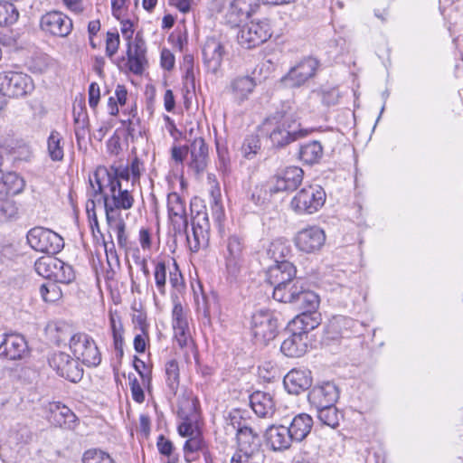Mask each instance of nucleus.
<instances>
[{"mask_svg": "<svg viewBox=\"0 0 463 463\" xmlns=\"http://www.w3.org/2000/svg\"><path fill=\"white\" fill-rule=\"evenodd\" d=\"M168 216L173 225L175 236H184L190 250L194 252L208 245L210 240V222L207 212L198 211L192 218V232H188V219L185 203L177 193L167 196Z\"/></svg>", "mask_w": 463, "mask_h": 463, "instance_id": "1", "label": "nucleus"}, {"mask_svg": "<svg viewBox=\"0 0 463 463\" xmlns=\"http://www.w3.org/2000/svg\"><path fill=\"white\" fill-rule=\"evenodd\" d=\"M261 129L269 135L272 145L283 147L307 135V130L299 129L296 121L291 120L284 112L278 111L268 117Z\"/></svg>", "mask_w": 463, "mask_h": 463, "instance_id": "2", "label": "nucleus"}, {"mask_svg": "<svg viewBox=\"0 0 463 463\" xmlns=\"http://www.w3.org/2000/svg\"><path fill=\"white\" fill-rule=\"evenodd\" d=\"M109 192L103 194L106 219L122 217L121 210H129L134 205V196L128 188H123L118 180L108 183Z\"/></svg>", "mask_w": 463, "mask_h": 463, "instance_id": "3", "label": "nucleus"}, {"mask_svg": "<svg viewBox=\"0 0 463 463\" xmlns=\"http://www.w3.org/2000/svg\"><path fill=\"white\" fill-rule=\"evenodd\" d=\"M225 269L230 278L237 279L246 270V245L244 239L232 234L228 237L223 251Z\"/></svg>", "mask_w": 463, "mask_h": 463, "instance_id": "4", "label": "nucleus"}, {"mask_svg": "<svg viewBox=\"0 0 463 463\" xmlns=\"http://www.w3.org/2000/svg\"><path fill=\"white\" fill-rule=\"evenodd\" d=\"M250 329L256 345H267L278 334V320L269 310H258L251 316Z\"/></svg>", "mask_w": 463, "mask_h": 463, "instance_id": "5", "label": "nucleus"}, {"mask_svg": "<svg viewBox=\"0 0 463 463\" xmlns=\"http://www.w3.org/2000/svg\"><path fill=\"white\" fill-rule=\"evenodd\" d=\"M70 349L78 361L89 367L101 362V354L94 339L86 333H76L70 337Z\"/></svg>", "mask_w": 463, "mask_h": 463, "instance_id": "6", "label": "nucleus"}, {"mask_svg": "<svg viewBox=\"0 0 463 463\" xmlns=\"http://www.w3.org/2000/svg\"><path fill=\"white\" fill-rule=\"evenodd\" d=\"M326 202V193L319 185H308L299 190L290 202V208L298 214H312Z\"/></svg>", "mask_w": 463, "mask_h": 463, "instance_id": "7", "label": "nucleus"}, {"mask_svg": "<svg viewBox=\"0 0 463 463\" xmlns=\"http://www.w3.org/2000/svg\"><path fill=\"white\" fill-rule=\"evenodd\" d=\"M34 90L33 79L20 71L0 73V92L4 97L22 98L30 95Z\"/></svg>", "mask_w": 463, "mask_h": 463, "instance_id": "8", "label": "nucleus"}, {"mask_svg": "<svg viewBox=\"0 0 463 463\" xmlns=\"http://www.w3.org/2000/svg\"><path fill=\"white\" fill-rule=\"evenodd\" d=\"M26 240L34 250L52 255L60 252L64 246L63 239L58 233L43 227L32 228Z\"/></svg>", "mask_w": 463, "mask_h": 463, "instance_id": "9", "label": "nucleus"}, {"mask_svg": "<svg viewBox=\"0 0 463 463\" xmlns=\"http://www.w3.org/2000/svg\"><path fill=\"white\" fill-rule=\"evenodd\" d=\"M272 35L269 21H251L241 27L238 33V41L241 46L247 49L254 48Z\"/></svg>", "mask_w": 463, "mask_h": 463, "instance_id": "10", "label": "nucleus"}, {"mask_svg": "<svg viewBox=\"0 0 463 463\" xmlns=\"http://www.w3.org/2000/svg\"><path fill=\"white\" fill-rule=\"evenodd\" d=\"M40 28L52 36L67 37L72 31L71 19L60 11H50L42 15Z\"/></svg>", "mask_w": 463, "mask_h": 463, "instance_id": "11", "label": "nucleus"}, {"mask_svg": "<svg viewBox=\"0 0 463 463\" xmlns=\"http://www.w3.org/2000/svg\"><path fill=\"white\" fill-rule=\"evenodd\" d=\"M50 366L57 373L70 382L77 383L81 380L83 369L80 366L79 361L71 358L64 352L54 353L49 358Z\"/></svg>", "mask_w": 463, "mask_h": 463, "instance_id": "12", "label": "nucleus"}, {"mask_svg": "<svg viewBox=\"0 0 463 463\" xmlns=\"http://www.w3.org/2000/svg\"><path fill=\"white\" fill-rule=\"evenodd\" d=\"M319 62L313 57L301 60L282 78V81L289 88H297L313 78L318 69Z\"/></svg>", "mask_w": 463, "mask_h": 463, "instance_id": "13", "label": "nucleus"}, {"mask_svg": "<svg viewBox=\"0 0 463 463\" xmlns=\"http://www.w3.org/2000/svg\"><path fill=\"white\" fill-rule=\"evenodd\" d=\"M304 172L298 166H288L268 184L270 194L279 192L294 191L302 183Z\"/></svg>", "mask_w": 463, "mask_h": 463, "instance_id": "14", "label": "nucleus"}, {"mask_svg": "<svg viewBox=\"0 0 463 463\" xmlns=\"http://www.w3.org/2000/svg\"><path fill=\"white\" fill-rule=\"evenodd\" d=\"M326 241V233L317 226H310L299 231L295 238L297 248L306 253L318 251Z\"/></svg>", "mask_w": 463, "mask_h": 463, "instance_id": "15", "label": "nucleus"}, {"mask_svg": "<svg viewBox=\"0 0 463 463\" xmlns=\"http://www.w3.org/2000/svg\"><path fill=\"white\" fill-rule=\"evenodd\" d=\"M338 398V388L332 382H325L316 385L308 393V401L314 408L335 405Z\"/></svg>", "mask_w": 463, "mask_h": 463, "instance_id": "16", "label": "nucleus"}, {"mask_svg": "<svg viewBox=\"0 0 463 463\" xmlns=\"http://www.w3.org/2000/svg\"><path fill=\"white\" fill-rule=\"evenodd\" d=\"M256 87L255 80L248 75L237 76L231 80L225 91L230 94L233 101L241 105L248 100Z\"/></svg>", "mask_w": 463, "mask_h": 463, "instance_id": "17", "label": "nucleus"}, {"mask_svg": "<svg viewBox=\"0 0 463 463\" xmlns=\"http://www.w3.org/2000/svg\"><path fill=\"white\" fill-rule=\"evenodd\" d=\"M196 402V398L190 394H184L178 399V414L184 420L178 426V432L183 437L189 438L198 432L189 421V417L195 413Z\"/></svg>", "mask_w": 463, "mask_h": 463, "instance_id": "18", "label": "nucleus"}, {"mask_svg": "<svg viewBox=\"0 0 463 463\" xmlns=\"http://www.w3.org/2000/svg\"><path fill=\"white\" fill-rule=\"evenodd\" d=\"M146 43L137 35L133 43H128L127 66L132 73L137 75L143 73L144 67L146 64Z\"/></svg>", "mask_w": 463, "mask_h": 463, "instance_id": "19", "label": "nucleus"}, {"mask_svg": "<svg viewBox=\"0 0 463 463\" xmlns=\"http://www.w3.org/2000/svg\"><path fill=\"white\" fill-rule=\"evenodd\" d=\"M48 420L55 426L68 430H73L78 421L74 412L60 402L50 403Z\"/></svg>", "mask_w": 463, "mask_h": 463, "instance_id": "20", "label": "nucleus"}, {"mask_svg": "<svg viewBox=\"0 0 463 463\" xmlns=\"http://www.w3.org/2000/svg\"><path fill=\"white\" fill-rule=\"evenodd\" d=\"M296 273L295 266L288 260H283L269 268L266 280L274 288L285 283L292 282L295 279Z\"/></svg>", "mask_w": 463, "mask_h": 463, "instance_id": "21", "label": "nucleus"}, {"mask_svg": "<svg viewBox=\"0 0 463 463\" xmlns=\"http://www.w3.org/2000/svg\"><path fill=\"white\" fill-rule=\"evenodd\" d=\"M27 343L20 335H7L0 345V357L19 360L27 352Z\"/></svg>", "mask_w": 463, "mask_h": 463, "instance_id": "22", "label": "nucleus"}, {"mask_svg": "<svg viewBox=\"0 0 463 463\" xmlns=\"http://www.w3.org/2000/svg\"><path fill=\"white\" fill-rule=\"evenodd\" d=\"M267 444L274 451L288 449L294 441L288 428L284 425H271L265 431Z\"/></svg>", "mask_w": 463, "mask_h": 463, "instance_id": "23", "label": "nucleus"}, {"mask_svg": "<svg viewBox=\"0 0 463 463\" xmlns=\"http://www.w3.org/2000/svg\"><path fill=\"white\" fill-rule=\"evenodd\" d=\"M224 48L222 44L215 38H208L203 48V57L204 64L208 71L213 73L217 72L221 67Z\"/></svg>", "mask_w": 463, "mask_h": 463, "instance_id": "24", "label": "nucleus"}, {"mask_svg": "<svg viewBox=\"0 0 463 463\" xmlns=\"http://www.w3.org/2000/svg\"><path fill=\"white\" fill-rule=\"evenodd\" d=\"M190 152L189 167L196 174L203 173L208 161V146L202 137L194 138L188 147Z\"/></svg>", "mask_w": 463, "mask_h": 463, "instance_id": "25", "label": "nucleus"}, {"mask_svg": "<svg viewBox=\"0 0 463 463\" xmlns=\"http://www.w3.org/2000/svg\"><path fill=\"white\" fill-rule=\"evenodd\" d=\"M238 449L245 451L246 453L252 454L258 458H263L264 455L261 450V439L257 431L252 428L248 427L240 430L236 435Z\"/></svg>", "mask_w": 463, "mask_h": 463, "instance_id": "26", "label": "nucleus"}, {"mask_svg": "<svg viewBox=\"0 0 463 463\" xmlns=\"http://www.w3.org/2000/svg\"><path fill=\"white\" fill-rule=\"evenodd\" d=\"M283 383L289 393L299 394L312 384L310 372L293 369L285 375Z\"/></svg>", "mask_w": 463, "mask_h": 463, "instance_id": "27", "label": "nucleus"}, {"mask_svg": "<svg viewBox=\"0 0 463 463\" xmlns=\"http://www.w3.org/2000/svg\"><path fill=\"white\" fill-rule=\"evenodd\" d=\"M307 339L305 332H293L282 342L280 350L288 357H299L307 352Z\"/></svg>", "mask_w": 463, "mask_h": 463, "instance_id": "28", "label": "nucleus"}, {"mask_svg": "<svg viewBox=\"0 0 463 463\" xmlns=\"http://www.w3.org/2000/svg\"><path fill=\"white\" fill-rule=\"evenodd\" d=\"M250 403L259 417L269 418L275 412V402L270 393L260 391L254 392L250 396Z\"/></svg>", "mask_w": 463, "mask_h": 463, "instance_id": "29", "label": "nucleus"}, {"mask_svg": "<svg viewBox=\"0 0 463 463\" xmlns=\"http://www.w3.org/2000/svg\"><path fill=\"white\" fill-rule=\"evenodd\" d=\"M358 325V322L350 317L335 316L327 325V333L331 335L332 338L349 337Z\"/></svg>", "mask_w": 463, "mask_h": 463, "instance_id": "30", "label": "nucleus"}, {"mask_svg": "<svg viewBox=\"0 0 463 463\" xmlns=\"http://www.w3.org/2000/svg\"><path fill=\"white\" fill-rule=\"evenodd\" d=\"M313 419L307 413L296 415L288 428L294 441H302L309 434Z\"/></svg>", "mask_w": 463, "mask_h": 463, "instance_id": "31", "label": "nucleus"}, {"mask_svg": "<svg viewBox=\"0 0 463 463\" xmlns=\"http://www.w3.org/2000/svg\"><path fill=\"white\" fill-rule=\"evenodd\" d=\"M24 181L16 173H4L0 170V194L5 195H16L23 192Z\"/></svg>", "mask_w": 463, "mask_h": 463, "instance_id": "32", "label": "nucleus"}, {"mask_svg": "<svg viewBox=\"0 0 463 463\" xmlns=\"http://www.w3.org/2000/svg\"><path fill=\"white\" fill-rule=\"evenodd\" d=\"M322 321L321 314L317 310L302 312L292 321V326L300 332L307 333L317 328Z\"/></svg>", "mask_w": 463, "mask_h": 463, "instance_id": "33", "label": "nucleus"}, {"mask_svg": "<svg viewBox=\"0 0 463 463\" xmlns=\"http://www.w3.org/2000/svg\"><path fill=\"white\" fill-rule=\"evenodd\" d=\"M323 154L324 151L321 143L314 140L300 146L298 157L305 164L314 165L320 161Z\"/></svg>", "mask_w": 463, "mask_h": 463, "instance_id": "34", "label": "nucleus"}, {"mask_svg": "<svg viewBox=\"0 0 463 463\" xmlns=\"http://www.w3.org/2000/svg\"><path fill=\"white\" fill-rule=\"evenodd\" d=\"M320 299L317 294L311 290H306L303 285H300V290L298 291L293 304L302 310V312L317 310L319 307Z\"/></svg>", "mask_w": 463, "mask_h": 463, "instance_id": "35", "label": "nucleus"}, {"mask_svg": "<svg viewBox=\"0 0 463 463\" xmlns=\"http://www.w3.org/2000/svg\"><path fill=\"white\" fill-rule=\"evenodd\" d=\"M165 371L167 394L171 397L175 396L180 385V369L177 361L172 359L166 362Z\"/></svg>", "mask_w": 463, "mask_h": 463, "instance_id": "36", "label": "nucleus"}, {"mask_svg": "<svg viewBox=\"0 0 463 463\" xmlns=\"http://www.w3.org/2000/svg\"><path fill=\"white\" fill-rule=\"evenodd\" d=\"M301 281L294 279L273 288V298L277 301L284 303H293L297 293L300 290Z\"/></svg>", "mask_w": 463, "mask_h": 463, "instance_id": "37", "label": "nucleus"}, {"mask_svg": "<svg viewBox=\"0 0 463 463\" xmlns=\"http://www.w3.org/2000/svg\"><path fill=\"white\" fill-rule=\"evenodd\" d=\"M109 323H110V328L111 333L113 336V344L114 348L117 353V355L118 357H122L124 351H123V345H124V327L121 321V318L118 315H114L111 312L109 313Z\"/></svg>", "mask_w": 463, "mask_h": 463, "instance_id": "38", "label": "nucleus"}, {"mask_svg": "<svg viewBox=\"0 0 463 463\" xmlns=\"http://www.w3.org/2000/svg\"><path fill=\"white\" fill-rule=\"evenodd\" d=\"M47 150L52 161L59 162L64 157L63 142L61 135L52 130L47 140Z\"/></svg>", "mask_w": 463, "mask_h": 463, "instance_id": "39", "label": "nucleus"}, {"mask_svg": "<svg viewBox=\"0 0 463 463\" xmlns=\"http://www.w3.org/2000/svg\"><path fill=\"white\" fill-rule=\"evenodd\" d=\"M52 270V279L51 281L69 284L75 279V273L72 267L58 259V263Z\"/></svg>", "mask_w": 463, "mask_h": 463, "instance_id": "40", "label": "nucleus"}, {"mask_svg": "<svg viewBox=\"0 0 463 463\" xmlns=\"http://www.w3.org/2000/svg\"><path fill=\"white\" fill-rule=\"evenodd\" d=\"M318 420L326 426L333 429L339 425L341 414L335 405L323 408H316Z\"/></svg>", "mask_w": 463, "mask_h": 463, "instance_id": "41", "label": "nucleus"}, {"mask_svg": "<svg viewBox=\"0 0 463 463\" xmlns=\"http://www.w3.org/2000/svg\"><path fill=\"white\" fill-rule=\"evenodd\" d=\"M109 176L108 168L99 167L90 178V184L93 190V196L100 194L103 196L104 188H108V177Z\"/></svg>", "mask_w": 463, "mask_h": 463, "instance_id": "42", "label": "nucleus"}, {"mask_svg": "<svg viewBox=\"0 0 463 463\" xmlns=\"http://www.w3.org/2000/svg\"><path fill=\"white\" fill-rule=\"evenodd\" d=\"M109 227L117 234L118 244L121 248H127L128 240L126 233V222L122 217L106 219Z\"/></svg>", "mask_w": 463, "mask_h": 463, "instance_id": "43", "label": "nucleus"}, {"mask_svg": "<svg viewBox=\"0 0 463 463\" xmlns=\"http://www.w3.org/2000/svg\"><path fill=\"white\" fill-rule=\"evenodd\" d=\"M40 294L45 302L53 303L61 299L62 292L57 282L47 281L41 285Z\"/></svg>", "mask_w": 463, "mask_h": 463, "instance_id": "44", "label": "nucleus"}, {"mask_svg": "<svg viewBox=\"0 0 463 463\" xmlns=\"http://www.w3.org/2000/svg\"><path fill=\"white\" fill-rule=\"evenodd\" d=\"M19 17L16 7L9 2H0V26L14 24Z\"/></svg>", "mask_w": 463, "mask_h": 463, "instance_id": "45", "label": "nucleus"}, {"mask_svg": "<svg viewBox=\"0 0 463 463\" xmlns=\"http://www.w3.org/2000/svg\"><path fill=\"white\" fill-rule=\"evenodd\" d=\"M58 259L51 256L42 257L35 261L34 269L35 271L42 277L49 279L52 280V270L54 266L57 265Z\"/></svg>", "mask_w": 463, "mask_h": 463, "instance_id": "46", "label": "nucleus"}, {"mask_svg": "<svg viewBox=\"0 0 463 463\" xmlns=\"http://www.w3.org/2000/svg\"><path fill=\"white\" fill-rule=\"evenodd\" d=\"M312 95L321 99L322 103L327 107L335 105L340 98L336 88H321L312 91Z\"/></svg>", "mask_w": 463, "mask_h": 463, "instance_id": "47", "label": "nucleus"}, {"mask_svg": "<svg viewBox=\"0 0 463 463\" xmlns=\"http://www.w3.org/2000/svg\"><path fill=\"white\" fill-rule=\"evenodd\" d=\"M205 449V441L200 432L189 437L184 446L185 457L188 458L195 452L203 451Z\"/></svg>", "mask_w": 463, "mask_h": 463, "instance_id": "48", "label": "nucleus"}, {"mask_svg": "<svg viewBox=\"0 0 463 463\" xmlns=\"http://www.w3.org/2000/svg\"><path fill=\"white\" fill-rule=\"evenodd\" d=\"M225 420L227 426L232 427V429L236 431V435L240 433L241 430L249 427L246 425V420L243 417V411L239 409L232 410L228 413Z\"/></svg>", "mask_w": 463, "mask_h": 463, "instance_id": "49", "label": "nucleus"}, {"mask_svg": "<svg viewBox=\"0 0 463 463\" xmlns=\"http://www.w3.org/2000/svg\"><path fill=\"white\" fill-rule=\"evenodd\" d=\"M268 253L275 263L279 264V261L287 260L286 258L290 253V248L284 242L277 241L271 243Z\"/></svg>", "mask_w": 463, "mask_h": 463, "instance_id": "50", "label": "nucleus"}, {"mask_svg": "<svg viewBox=\"0 0 463 463\" xmlns=\"http://www.w3.org/2000/svg\"><path fill=\"white\" fill-rule=\"evenodd\" d=\"M166 265L165 261H157L155 265L154 278L156 287L161 295H165Z\"/></svg>", "mask_w": 463, "mask_h": 463, "instance_id": "51", "label": "nucleus"}, {"mask_svg": "<svg viewBox=\"0 0 463 463\" xmlns=\"http://www.w3.org/2000/svg\"><path fill=\"white\" fill-rule=\"evenodd\" d=\"M82 462L83 463H115L114 460L111 458V457L108 453H106L100 449H92L87 450L83 454Z\"/></svg>", "mask_w": 463, "mask_h": 463, "instance_id": "52", "label": "nucleus"}, {"mask_svg": "<svg viewBox=\"0 0 463 463\" xmlns=\"http://www.w3.org/2000/svg\"><path fill=\"white\" fill-rule=\"evenodd\" d=\"M17 213L18 209L14 202L7 199L0 200V222H5L15 218Z\"/></svg>", "mask_w": 463, "mask_h": 463, "instance_id": "53", "label": "nucleus"}, {"mask_svg": "<svg viewBox=\"0 0 463 463\" xmlns=\"http://www.w3.org/2000/svg\"><path fill=\"white\" fill-rule=\"evenodd\" d=\"M173 328L189 327L186 314L183 306L175 302L172 311Z\"/></svg>", "mask_w": 463, "mask_h": 463, "instance_id": "54", "label": "nucleus"}, {"mask_svg": "<svg viewBox=\"0 0 463 463\" xmlns=\"http://www.w3.org/2000/svg\"><path fill=\"white\" fill-rule=\"evenodd\" d=\"M108 171L109 174V176L108 177V183H110L113 180H118L122 184V180L128 181L131 177L128 166L111 165L109 168H108Z\"/></svg>", "mask_w": 463, "mask_h": 463, "instance_id": "55", "label": "nucleus"}, {"mask_svg": "<svg viewBox=\"0 0 463 463\" xmlns=\"http://www.w3.org/2000/svg\"><path fill=\"white\" fill-rule=\"evenodd\" d=\"M260 148V143L257 136L246 137L241 147L244 156L247 158H251L252 156L257 154Z\"/></svg>", "mask_w": 463, "mask_h": 463, "instance_id": "56", "label": "nucleus"}, {"mask_svg": "<svg viewBox=\"0 0 463 463\" xmlns=\"http://www.w3.org/2000/svg\"><path fill=\"white\" fill-rule=\"evenodd\" d=\"M220 196L219 190L217 191V194L214 191L212 192V203H211V210L212 215L215 222L221 223L224 219V209L222 204L220 203L218 197Z\"/></svg>", "mask_w": 463, "mask_h": 463, "instance_id": "57", "label": "nucleus"}, {"mask_svg": "<svg viewBox=\"0 0 463 463\" xmlns=\"http://www.w3.org/2000/svg\"><path fill=\"white\" fill-rule=\"evenodd\" d=\"M119 35L118 33H108L106 39V54L111 58L118 50Z\"/></svg>", "mask_w": 463, "mask_h": 463, "instance_id": "58", "label": "nucleus"}, {"mask_svg": "<svg viewBox=\"0 0 463 463\" xmlns=\"http://www.w3.org/2000/svg\"><path fill=\"white\" fill-rule=\"evenodd\" d=\"M128 168H129V173L131 175V180H132V185H133L136 182H138L142 172L145 170L144 163L138 157L136 156L131 161V164L128 166Z\"/></svg>", "mask_w": 463, "mask_h": 463, "instance_id": "59", "label": "nucleus"}, {"mask_svg": "<svg viewBox=\"0 0 463 463\" xmlns=\"http://www.w3.org/2000/svg\"><path fill=\"white\" fill-rule=\"evenodd\" d=\"M128 378L133 400L137 403H142L145 401V393L140 383L136 377L131 379L129 376Z\"/></svg>", "mask_w": 463, "mask_h": 463, "instance_id": "60", "label": "nucleus"}, {"mask_svg": "<svg viewBox=\"0 0 463 463\" xmlns=\"http://www.w3.org/2000/svg\"><path fill=\"white\" fill-rule=\"evenodd\" d=\"M175 339L181 348L188 346L191 342L189 327L174 328Z\"/></svg>", "mask_w": 463, "mask_h": 463, "instance_id": "61", "label": "nucleus"}, {"mask_svg": "<svg viewBox=\"0 0 463 463\" xmlns=\"http://www.w3.org/2000/svg\"><path fill=\"white\" fill-rule=\"evenodd\" d=\"M248 16V14H241L239 13V9L232 8V3L230 4L226 14V18L230 24L233 26L238 25L244 18H247Z\"/></svg>", "mask_w": 463, "mask_h": 463, "instance_id": "62", "label": "nucleus"}, {"mask_svg": "<svg viewBox=\"0 0 463 463\" xmlns=\"http://www.w3.org/2000/svg\"><path fill=\"white\" fill-rule=\"evenodd\" d=\"M260 374L267 380H271L277 376L278 369L271 363L268 362L259 367Z\"/></svg>", "mask_w": 463, "mask_h": 463, "instance_id": "63", "label": "nucleus"}, {"mask_svg": "<svg viewBox=\"0 0 463 463\" xmlns=\"http://www.w3.org/2000/svg\"><path fill=\"white\" fill-rule=\"evenodd\" d=\"M256 458V456L238 449L232 455L231 463H251Z\"/></svg>", "mask_w": 463, "mask_h": 463, "instance_id": "64", "label": "nucleus"}]
</instances>
